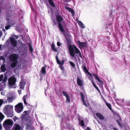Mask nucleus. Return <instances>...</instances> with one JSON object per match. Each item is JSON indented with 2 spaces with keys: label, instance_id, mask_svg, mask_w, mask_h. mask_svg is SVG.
I'll return each mask as SVG.
<instances>
[{
  "label": "nucleus",
  "instance_id": "obj_1",
  "mask_svg": "<svg viewBox=\"0 0 130 130\" xmlns=\"http://www.w3.org/2000/svg\"><path fill=\"white\" fill-rule=\"evenodd\" d=\"M70 55L72 57H75V54H79V56L81 57L82 56L81 52L78 48L74 45H70L68 48Z\"/></svg>",
  "mask_w": 130,
  "mask_h": 130
},
{
  "label": "nucleus",
  "instance_id": "obj_2",
  "mask_svg": "<svg viewBox=\"0 0 130 130\" xmlns=\"http://www.w3.org/2000/svg\"><path fill=\"white\" fill-rule=\"evenodd\" d=\"M13 106L12 105H7L5 107L4 112L8 117H12L13 116Z\"/></svg>",
  "mask_w": 130,
  "mask_h": 130
},
{
  "label": "nucleus",
  "instance_id": "obj_3",
  "mask_svg": "<svg viewBox=\"0 0 130 130\" xmlns=\"http://www.w3.org/2000/svg\"><path fill=\"white\" fill-rule=\"evenodd\" d=\"M56 18L59 30L62 32H64V30L62 24L61 23V22L63 20V18L61 15H56Z\"/></svg>",
  "mask_w": 130,
  "mask_h": 130
},
{
  "label": "nucleus",
  "instance_id": "obj_4",
  "mask_svg": "<svg viewBox=\"0 0 130 130\" xmlns=\"http://www.w3.org/2000/svg\"><path fill=\"white\" fill-rule=\"evenodd\" d=\"M15 110L18 113L22 112L23 109V106L22 103H19L16 105L15 106Z\"/></svg>",
  "mask_w": 130,
  "mask_h": 130
},
{
  "label": "nucleus",
  "instance_id": "obj_5",
  "mask_svg": "<svg viewBox=\"0 0 130 130\" xmlns=\"http://www.w3.org/2000/svg\"><path fill=\"white\" fill-rule=\"evenodd\" d=\"M56 59L57 63L59 65V67L60 69L62 70H63L64 68L63 66L64 64V60H63L61 61V62L58 59V56H56Z\"/></svg>",
  "mask_w": 130,
  "mask_h": 130
},
{
  "label": "nucleus",
  "instance_id": "obj_6",
  "mask_svg": "<svg viewBox=\"0 0 130 130\" xmlns=\"http://www.w3.org/2000/svg\"><path fill=\"white\" fill-rule=\"evenodd\" d=\"M88 74L89 75V78L90 80L91 81L93 86L99 92L100 91V90L99 89L98 87L96 86V85L95 84L94 82V79L92 77V75L91 74L90 72H89L88 73Z\"/></svg>",
  "mask_w": 130,
  "mask_h": 130
},
{
  "label": "nucleus",
  "instance_id": "obj_7",
  "mask_svg": "<svg viewBox=\"0 0 130 130\" xmlns=\"http://www.w3.org/2000/svg\"><path fill=\"white\" fill-rule=\"evenodd\" d=\"M18 58V56L15 53L12 54L10 55L9 57V59L11 61H18L17 60Z\"/></svg>",
  "mask_w": 130,
  "mask_h": 130
},
{
  "label": "nucleus",
  "instance_id": "obj_8",
  "mask_svg": "<svg viewBox=\"0 0 130 130\" xmlns=\"http://www.w3.org/2000/svg\"><path fill=\"white\" fill-rule=\"evenodd\" d=\"M10 40L11 45L14 47H15L17 46V42L14 38L11 37H10Z\"/></svg>",
  "mask_w": 130,
  "mask_h": 130
},
{
  "label": "nucleus",
  "instance_id": "obj_9",
  "mask_svg": "<svg viewBox=\"0 0 130 130\" xmlns=\"http://www.w3.org/2000/svg\"><path fill=\"white\" fill-rule=\"evenodd\" d=\"M16 82V79L15 77H11L8 80L9 84L11 85H14Z\"/></svg>",
  "mask_w": 130,
  "mask_h": 130
},
{
  "label": "nucleus",
  "instance_id": "obj_10",
  "mask_svg": "<svg viewBox=\"0 0 130 130\" xmlns=\"http://www.w3.org/2000/svg\"><path fill=\"white\" fill-rule=\"evenodd\" d=\"M5 124L6 125H11L13 124V122L10 119H7L4 122L3 124Z\"/></svg>",
  "mask_w": 130,
  "mask_h": 130
},
{
  "label": "nucleus",
  "instance_id": "obj_11",
  "mask_svg": "<svg viewBox=\"0 0 130 130\" xmlns=\"http://www.w3.org/2000/svg\"><path fill=\"white\" fill-rule=\"evenodd\" d=\"M26 84V82L23 80H22L20 83V88L21 90L24 89L25 86Z\"/></svg>",
  "mask_w": 130,
  "mask_h": 130
},
{
  "label": "nucleus",
  "instance_id": "obj_12",
  "mask_svg": "<svg viewBox=\"0 0 130 130\" xmlns=\"http://www.w3.org/2000/svg\"><path fill=\"white\" fill-rule=\"evenodd\" d=\"M80 94L81 96V98L83 103V104L86 107H88V105L85 101V96L84 95L83 93L82 92H81L80 93Z\"/></svg>",
  "mask_w": 130,
  "mask_h": 130
},
{
  "label": "nucleus",
  "instance_id": "obj_13",
  "mask_svg": "<svg viewBox=\"0 0 130 130\" xmlns=\"http://www.w3.org/2000/svg\"><path fill=\"white\" fill-rule=\"evenodd\" d=\"M77 44L79 46L83 47H86L87 46V43L86 42H81L79 40L77 41Z\"/></svg>",
  "mask_w": 130,
  "mask_h": 130
},
{
  "label": "nucleus",
  "instance_id": "obj_14",
  "mask_svg": "<svg viewBox=\"0 0 130 130\" xmlns=\"http://www.w3.org/2000/svg\"><path fill=\"white\" fill-rule=\"evenodd\" d=\"M92 75L94 77L96 78L97 80L100 83V84L101 85H102L103 84V83L102 81L98 77L97 75L95 73L92 74Z\"/></svg>",
  "mask_w": 130,
  "mask_h": 130
},
{
  "label": "nucleus",
  "instance_id": "obj_15",
  "mask_svg": "<svg viewBox=\"0 0 130 130\" xmlns=\"http://www.w3.org/2000/svg\"><path fill=\"white\" fill-rule=\"evenodd\" d=\"M13 130H21V127L19 124H15L13 127Z\"/></svg>",
  "mask_w": 130,
  "mask_h": 130
},
{
  "label": "nucleus",
  "instance_id": "obj_16",
  "mask_svg": "<svg viewBox=\"0 0 130 130\" xmlns=\"http://www.w3.org/2000/svg\"><path fill=\"white\" fill-rule=\"evenodd\" d=\"M96 115L100 120H103L104 119V117L103 116L101 113L97 112L95 113Z\"/></svg>",
  "mask_w": 130,
  "mask_h": 130
},
{
  "label": "nucleus",
  "instance_id": "obj_17",
  "mask_svg": "<svg viewBox=\"0 0 130 130\" xmlns=\"http://www.w3.org/2000/svg\"><path fill=\"white\" fill-rule=\"evenodd\" d=\"M15 24V22L11 20H8L7 21L6 25H11V26L12 25H14Z\"/></svg>",
  "mask_w": 130,
  "mask_h": 130
},
{
  "label": "nucleus",
  "instance_id": "obj_18",
  "mask_svg": "<svg viewBox=\"0 0 130 130\" xmlns=\"http://www.w3.org/2000/svg\"><path fill=\"white\" fill-rule=\"evenodd\" d=\"M77 83L78 85L80 86H82L83 85V81L80 79L79 78H78L77 80Z\"/></svg>",
  "mask_w": 130,
  "mask_h": 130
},
{
  "label": "nucleus",
  "instance_id": "obj_19",
  "mask_svg": "<svg viewBox=\"0 0 130 130\" xmlns=\"http://www.w3.org/2000/svg\"><path fill=\"white\" fill-rule=\"evenodd\" d=\"M13 62L11 63L10 65V67L11 68H15L18 62V61H13Z\"/></svg>",
  "mask_w": 130,
  "mask_h": 130
},
{
  "label": "nucleus",
  "instance_id": "obj_20",
  "mask_svg": "<svg viewBox=\"0 0 130 130\" xmlns=\"http://www.w3.org/2000/svg\"><path fill=\"white\" fill-rule=\"evenodd\" d=\"M65 8L66 9L68 10L70 12L72 15H74V14L75 12L74 10L72 8L67 7H65Z\"/></svg>",
  "mask_w": 130,
  "mask_h": 130
},
{
  "label": "nucleus",
  "instance_id": "obj_21",
  "mask_svg": "<svg viewBox=\"0 0 130 130\" xmlns=\"http://www.w3.org/2000/svg\"><path fill=\"white\" fill-rule=\"evenodd\" d=\"M82 68L83 69V71L85 72H86L87 74L89 72V71H88V70H87V68L86 67L85 65H82Z\"/></svg>",
  "mask_w": 130,
  "mask_h": 130
},
{
  "label": "nucleus",
  "instance_id": "obj_22",
  "mask_svg": "<svg viewBox=\"0 0 130 130\" xmlns=\"http://www.w3.org/2000/svg\"><path fill=\"white\" fill-rule=\"evenodd\" d=\"M0 68L1 71L3 72H4L6 70V68L4 64L2 65Z\"/></svg>",
  "mask_w": 130,
  "mask_h": 130
},
{
  "label": "nucleus",
  "instance_id": "obj_23",
  "mask_svg": "<svg viewBox=\"0 0 130 130\" xmlns=\"http://www.w3.org/2000/svg\"><path fill=\"white\" fill-rule=\"evenodd\" d=\"M78 23L79 26L82 28H85L83 23L80 21H78Z\"/></svg>",
  "mask_w": 130,
  "mask_h": 130
},
{
  "label": "nucleus",
  "instance_id": "obj_24",
  "mask_svg": "<svg viewBox=\"0 0 130 130\" xmlns=\"http://www.w3.org/2000/svg\"><path fill=\"white\" fill-rule=\"evenodd\" d=\"M46 67V66H44L42 68L41 71L43 74H45L46 73V72L45 68Z\"/></svg>",
  "mask_w": 130,
  "mask_h": 130
},
{
  "label": "nucleus",
  "instance_id": "obj_25",
  "mask_svg": "<svg viewBox=\"0 0 130 130\" xmlns=\"http://www.w3.org/2000/svg\"><path fill=\"white\" fill-rule=\"evenodd\" d=\"M51 48L54 51L57 52V50L55 47L54 44V43H52L51 46Z\"/></svg>",
  "mask_w": 130,
  "mask_h": 130
},
{
  "label": "nucleus",
  "instance_id": "obj_26",
  "mask_svg": "<svg viewBox=\"0 0 130 130\" xmlns=\"http://www.w3.org/2000/svg\"><path fill=\"white\" fill-rule=\"evenodd\" d=\"M50 5L53 7H55V5L54 3L53 0H48Z\"/></svg>",
  "mask_w": 130,
  "mask_h": 130
},
{
  "label": "nucleus",
  "instance_id": "obj_27",
  "mask_svg": "<svg viewBox=\"0 0 130 130\" xmlns=\"http://www.w3.org/2000/svg\"><path fill=\"white\" fill-rule=\"evenodd\" d=\"M27 94H26V95H24L23 98V100L24 101V104L25 105H27V103L26 102V99L27 97Z\"/></svg>",
  "mask_w": 130,
  "mask_h": 130
},
{
  "label": "nucleus",
  "instance_id": "obj_28",
  "mask_svg": "<svg viewBox=\"0 0 130 130\" xmlns=\"http://www.w3.org/2000/svg\"><path fill=\"white\" fill-rule=\"evenodd\" d=\"M67 44L68 46V48L70 45H72L71 44V40L70 39H67Z\"/></svg>",
  "mask_w": 130,
  "mask_h": 130
},
{
  "label": "nucleus",
  "instance_id": "obj_29",
  "mask_svg": "<svg viewBox=\"0 0 130 130\" xmlns=\"http://www.w3.org/2000/svg\"><path fill=\"white\" fill-rule=\"evenodd\" d=\"M106 104L110 110L111 111H113V110L111 107V105L110 104L108 103H106Z\"/></svg>",
  "mask_w": 130,
  "mask_h": 130
},
{
  "label": "nucleus",
  "instance_id": "obj_30",
  "mask_svg": "<svg viewBox=\"0 0 130 130\" xmlns=\"http://www.w3.org/2000/svg\"><path fill=\"white\" fill-rule=\"evenodd\" d=\"M69 62L70 63V65L72 66L73 68H75V65L74 63L71 61H69Z\"/></svg>",
  "mask_w": 130,
  "mask_h": 130
},
{
  "label": "nucleus",
  "instance_id": "obj_31",
  "mask_svg": "<svg viewBox=\"0 0 130 130\" xmlns=\"http://www.w3.org/2000/svg\"><path fill=\"white\" fill-rule=\"evenodd\" d=\"M4 118V115L2 113L0 112V122L2 121Z\"/></svg>",
  "mask_w": 130,
  "mask_h": 130
},
{
  "label": "nucleus",
  "instance_id": "obj_32",
  "mask_svg": "<svg viewBox=\"0 0 130 130\" xmlns=\"http://www.w3.org/2000/svg\"><path fill=\"white\" fill-rule=\"evenodd\" d=\"M62 93L66 97L69 96L68 94L64 91H63L62 92Z\"/></svg>",
  "mask_w": 130,
  "mask_h": 130
},
{
  "label": "nucleus",
  "instance_id": "obj_33",
  "mask_svg": "<svg viewBox=\"0 0 130 130\" xmlns=\"http://www.w3.org/2000/svg\"><path fill=\"white\" fill-rule=\"evenodd\" d=\"M7 100L9 103L11 102L13 100V98L12 97H9L7 98Z\"/></svg>",
  "mask_w": 130,
  "mask_h": 130
},
{
  "label": "nucleus",
  "instance_id": "obj_34",
  "mask_svg": "<svg viewBox=\"0 0 130 130\" xmlns=\"http://www.w3.org/2000/svg\"><path fill=\"white\" fill-rule=\"evenodd\" d=\"M29 47V50L30 52H32L33 51V50L32 47L31 46V45L30 43H28Z\"/></svg>",
  "mask_w": 130,
  "mask_h": 130
},
{
  "label": "nucleus",
  "instance_id": "obj_35",
  "mask_svg": "<svg viewBox=\"0 0 130 130\" xmlns=\"http://www.w3.org/2000/svg\"><path fill=\"white\" fill-rule=\"evenodd\" d=\"M116 122H117L118 125L120 126V127H122V125L121 123L119 122V121L118 120H116Z\"/></svg>",
  "mask_w": 130,
  "mask_h": 130
},
{
  "label": "nucleus",
  "instance_id": "obj_36",
  "mask_svg": "<svg viewBox=\"0 0 130 130\" xmlns=\"http://www.w3.org/2000/svg\"><path fill=\"white\" fill-rule=\"evenodd\" d=\"M80 125L81 126L84 127L85 126V124L84 120H82L80 121Z\"/></svg>",
  "mask_w": 130,
  "mask_h": 130
},
{
  "label": "nucleus",
  "instance_id": "obj_37",
  "mask_svg": "<svg viewBox=\"0 0 130 130\" xmlns=\"http://www.w3.org/2000/svg\"><path fill=\"white\" fill-rule=\"evenodd\" d=\"M7 25L5 26V28L6 30H7L9 29L10 27H11V25Z\"/></svg>",
  "mask_w": 130,
  "mask_h": 130
},
{
  "label": "nucleus",
  "instance_id": "obj_38",
  "mask_svg": "<svg viewBox=\"0 0 130 130\" xmlns=\"http://www.w3.org/2000/svg\"><path fill=\"white\" fill-rule=\"evenodd\" d=\"M66 98L67 100V102L69 103H70V99L69 96H68V97H66Z\"/></svg>",
  "mask_w": 130,
  "mask_h": 130
},
{
  "label": "nucleus",
  "instance_id": "obj_39",
  "mask_svg": "<svg viewBox=\"0 0 130 130\" xmlns=\"http://www.w3.org/2000/svg\"><path fill=\"white\" fill-rule=\"evenodd\" d=\"M18 119V118L16 117H14L13 118V121L14 122H15L17 119Z\"/></svg>",
  "mask_w": 130,
  "mask_h": 130
},
{
  "label": "nucleus",
  "instance_id": "obj_40",
  "mask_svg": "<svg viewBox=\"0 0 130 130\" xmlns=\"http://www.w3.org/2000/svg\"><path fill=\"white\" fill-rule=\"evenodd\" d=\"M3 102V101L2 99H0V106H1Z\"/></svg>",
  "mask_w": 130,
  "mask_h": 130
},
{
  "label": "nucleus",
  "instance_id": "obj_41",
  "mask_svg": "<svg viewBox=\"0 0 130 130\" xmlns=\"http://www.w3.org/2000/svg\"><path fill=\"white\" fill-rule=\"evenodd\" d=\"M3 77V75H1L0 76V82L2 81Z\"/></svg>",
  "mask_w": 130,
  "mask_h": 130
},
{
  "label": "nucleus",
  "instance_id": "obj_42",
  "mask_svg": "<svg viewBox=\"0 0 130 130\" xmlns=\"http://www.w3.org/2000/svg\"><path fill=\"white\" fill-rule=\"evenodd\" d=\"M109 17L110 18L112 17V12H110L109 14Z\"/></svg>",
  "mask_w": 130,
  "mask_h": 130
},
{
  "label": "nucleus",
  "instance_id": "obj_43",
  "mask_svg": "<svg viewBox=\"0 0 130 130\" xmlns=\"http://www.w3.org/2000/svg\"><path fill=\"white\" fill-rule=\"evenodd\" d=\"M7 78L5 77H4L3 80V83L6 82V81Z\"/></svg>",
  "mask_w": 130,
  "mask_h": 130
},
{
  "label": "nucleus",
  "instance_id": "obj_44",
  "mask_svg": "<svg viewBox=\"0 0 130 130\" xmlns=\"http://www.w3.org/2000/svg\"><path fill=\"white\" fill-rule=\"evenodd\" d=\"M57 45L58 46H59L61 45V44L59 42H58L57 43Z\"/></svg>",
  "mask_w": 130,
  "mask_h": 130
},
{
  "label": "nucleus",
  "instance_id": "obj_45",
  "mask_svg": "<svg viewBox=\"0 0 130 130\" xmlns=\"http://www.w3.org/2000/svg\"><path fill=\"white\" fill-rule=\"evenodd\" d=\"M56 24V23L55 20L53 21V26L55 25Z\"/></svg>",
  "mask_w": 130,
  "mask_h": 130
},
{
  "label": "nucleus",
  "instance_id": "obj_46",
  "mask_svg": "<svg viewBox=\"0 0 130 130\" xmlns=\"http://www.w3.org/2000/svg\"><path fill=\"white\" fill-rule=\"evenodd\" d=\"M27 111H24L23 112L24 114L25 115H26L27 114Z\"/></svg>",
  "mask_w": 130,
  "mask_h": 130
},
{
  "label": "nucleus",
  "instance_id": "obj_47",
  "mask_svg": "<svg viewBox=\"0 0 130 130\" xmlns=\"http://www.w3.org/2000/svg\"><path fill=\"white\" fill-rule=\"evenodd\" d=\"M85 130H91L90 128L88 127H86V129H85Z\"/></svg>",
  "mask_w": 130,
  "mask_h": 130
},
{
  "label": "nucleus",
  "instance_id": "obj_48",
  "mask_svg": "<svg viewBox=\"0 0 130 130\" xmlns=\"http://www.w3.org/2000/svg\"><path fill=\"white\" fill-rule=\"evenodd\" d=\"M14 37H15V38L17 39L19 38V36L17 35H14Z\"/></svg>",
  "mask_w": 130,
  "mask_h": 130
},
{
  "label": "nucleus",
  "instance_id": "obj_49",
  "mask_svg": "<svg viewBox=\"0 0 130 130\" xmlns=\"http://www.w3.org/2000/svg\"><path fill=\"white\" fill-rule=\"evenodd\" d=\"M18 92H19V94H21V90H18Z\"/></svg>",
  "mask_w": 130,
  "mask_h": 130
},
{
  "label": "nucleus",
  "instance_id": "obj_50",
  "mask_svg": "<svg viewBox=\"0 0 130 130\" xmlns=\"http://www.w3.org/2000/svg\"><path fill=\"white\" fill-rule=\"evenodd\" d=\"M2 86L1 84H0V91H2Z\"/></svg>",
  "mask_w": 130,
  "mask_h": 130
},
{
  "label": "nucleus",
  "instance_id": "obj_51",
  "mask_svg": "<svg viewBox=\"0 0 130 130\" xmlns=\"http://www.w3.org/2000/svg\"><path fill=\"white\" fill-rule=\"evenodd\" d=\"M2 31H0V37L2 36Z\"/></svg>",
  "mask_w": 130,
  "mask_h": 130
},
{
  "label": "nucleus",
  "instance_id": "obj_52",
  "mask_svg": "<svg viewBox=\"0 0 130 130\" xmlns=\"http://www.w3.org/2000/svg\"><path fill=\"white\" fill-rule=\"evenodd\" d=\"M103 101H104V102L105 103V104H106V103H107V102H106V100L104 98L103 99Z\"/></svg>",
  "mask_w": 130,
  "mask_h": 130
},
{
  "label": "nucleus",
  "instance_id": "obj_53",
  "mask_svg": "<svg viewBox=\"0 0 130 130\" xmlns=\"http://www.w3.org/2000/svg\"><path fill=\"white\" fill-rule=\"evenodd\" d=\"M113 130H118V129L115 127L113 128Z\"/></svg>",
  "mask_w": 130,
  "mask_h": 130
},
{
  "label": "nucleus",
  "instance_id": "obj_54",
  "mask_svg": "<svg viewBox=\"0 0 130 130\" xmlns=\"http://www.w3.org/2000/svg\"><path fill=\"white\" fill-rule=\"evenodd\" d=\"M64 0L66 2H67V1L70 2L71 1V0Z\"/></svg>",
  "mask_w": 130,
  "mask_h": 130
},
{
  "label": "nucleus",
  "instance_id": "obj_55",
  "mask_svg": "<svg viewBox=\"0 0 130 130\" xmlns=\"http://www.w3.org/2000/svg\"><path fill=\"white\" fill-rule=\"evenodd\" d=\"M63 22L64 23V24H65V23H66L65 21H63Z\"/></svg>",
  "mask_w": 130,
  "mask_h": 130
},
{
  "label": "nucleus",
  "instance_id": "obj_56",
  "mask_svg": "<svg viewBox=\"0 0 130 130\" xmlns=\"http://www.w3.org/2000/svg\"><path fill=\"white\" fill-rule=\"evenodd\" d=\"M1 47H2V46L1 45H0V50L1 49Z\"/></svg>",
  "mask_w": 130,
  "mask_h": 130
},
{
  "label": "nucleus",
  "instance_id": "obj_57",
  "mask_svg": "<svg viewBox=\"0 0 130 130\" xmlns=\"http://www.w3.org/2000/svg\"><path fill=\"white\" fill-rule=\"evenodd\" d=\"M105 27H106V29H108V28H107V26H106Z\"/></svg>",
  "mask_w": 130,
  "mask_h": 130
},
{
  "label": "nucleus",
  "instance_id": "obj_58",
  "mask_svg": "<svg viewBox=\"0 0 130 130\" xmlns=\"http://www.w3.org/2000/svg\"><path fill=\"white\" fill-rule=\"evenodd\" d=\"M23 45L24 46H25L26 45L25 44H24V45Z\"/></svg>",
  "mask_w": 130,
  "mask_h": 130
},
{
  "label": "nucleus",
  "instance_id": "obj_59",
  "mask_svg": "<svg viewBox=\"0 0 130 130\" xmlns=\"http://www.w3.org/2000/svg\"><path fill=\"white\" fill-rule=\"evenodd\" d=\"M58 116L59 117H60V115H58Z\"/></svg>",
  "mask_w": 130,
  "mask_h": 130
},
{
  "label": "nucleus",
  "instance_id": "obj_60",
  "mask_svg": "<svg viewBox=\"0 0 130 130\" xmlns=\"http://www.w3.org/2000/svg\"><path fill=\"white\" fill-rule=\"evenodd\" d=\"M129 28H130V25H129Z\"/></svg>",
  "mask_w": 130,
  "mask_h": 130
}]
</instances>
